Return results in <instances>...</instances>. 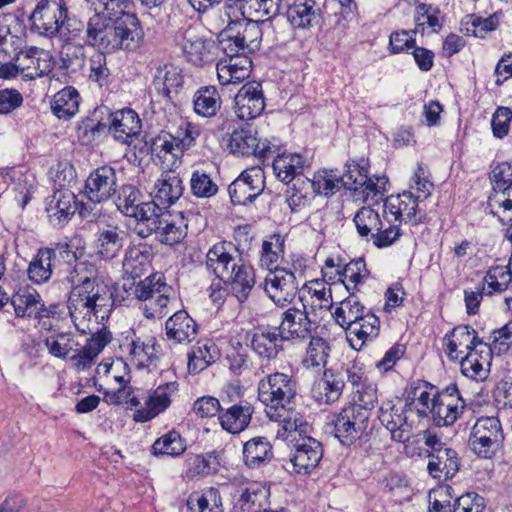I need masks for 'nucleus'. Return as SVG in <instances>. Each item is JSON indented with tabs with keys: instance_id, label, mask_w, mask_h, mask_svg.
<instances>
[{
	"instance_id": "f257e3e1",
	"label": "nucleus",
	"mask_w": 512,
	"mask_h": 512,
	"mask_svg": "<svg viewBox=\"0 0 512 512\" xmlns=\"http://www.w3.org/2000/svg\"><path fill=\"white\" fill-rule=\"evenodd\" d=\"M51 260L58 264L68 266L65 280L70 284L67 308L71 320L78 331H90V320L99 308L106 306V288L98 281L95 265L88 261H77L76 253L65 244H57L55 248H48Z\"/></svg>"
},
{
	"instance_id": "f03ea898",
	"label": "nucleus",
	"mask_w": 512,
	"mask_h": 512,
	"mask_svg": "<svg viewBox=\"0 0 512 512\" xmlns=\"http://www.w3.org/2000/svg\"><path fill=\"white\" fill-rule=\"evenodd\" d=\"M297 395V380L283 372L269 373L258 381L257 398L272 421H280Z\"/></svg>"
},
{
	"instance_id": "7ed1b4c3",
	"label": "nucleus",
	"mask_w": 512,
	"mask_h": 512,
	"mask_svg": "<svg viewBox=\"0 0 512 512\" xmlns=\"http://www.w3.org/2000/svg\"><path fill=\"white\" fill-rule=\"evenodd\" d=\"M95 14L86 29V43L113 52L114 18L128 7V0H86Z\"/></svg>"
},
{
	"instance_id": "20e7f679",
	"label": "nucleus",
	"mask_w": 512,
	"mask_h": 512,
	"mask_svg": "<svg viewBox=\"0 0 512 512\" xmlns=\"http://www.w3.org/2000/svg\"><path fill=\"white\" fill-rule=\"evenodd\" d=\"M362 376V368L354 364L325 369L322 377L313 385V398L319 404L335 403L341 397L346 382L352 386H359Z\"/></svg>"
},
{
	"instance_id": "39448f33",
	"label": "nucleus",
	"mask_w": 512,
	"mask_h": 512,
	"mask_svg": "<svg viewBox=\"0 0 512 512\" xmlns=\"http://www.w3.org/2000/svg\"><path fill=\"white\" fill-rule=\"evenodd\" d=\"M504 434L500 420L494 416L477 419L469 438L472 451L479 457L490 459L501 448Z\"/></svg>"
},
{
	"instance_id": "423d86ee",
	"label": "nucleus",
	"mask_w": 512,
	"mask_h": 512,
	"mask_svg": "<svg viewBox=\"0 0 512 512\" xmlns=\"http://www.w3.org/2000/svg\"><path fill=\"white\" fill-rule=\"evenodd\" d=\"M370 415L355 406H346L337 413L332 424L334 436L344 446H350L368 435Z\"/></svg>"
},
{
	"instance_id": "0eeeda50",
	"label": "nucleus",
	"mask_w": 512,
	"mask_h": 512,
	"mask_svg": "<svg viewBox=\"0 0 512 512\" xmlns=\"http://www.w3.org/2000/svg\"><path fill=\"white\" fill-rule=\"evenodd\" d=\"M466 403L456 384H450L434 393L430 417L434 425L445 427L454 424L463 414Z\"/></svg>"
},
{
	"instance_id": "6e6552de",
	"label": "nucleus",
	"mask_w": 512,
	"mask_h": 512,
	"mask_svg": "<svg viewBox=\"0 0 512 512\" xmlns=\"http://www.w3.org/2000/svg\"><path fill=\"white\" fill-rule=\"evenodd\" d=\"M67 14L68 9L64 0H41L30 16L31 30L53 38L60 32Z\"/></svg>"
},
{
	"instance_id": "1a4fd4ad",
	"label": "nucleus",
	"mask_w": 512,
	"mask_h": 512,
	"mask_svg": "<svg viewBox=\"0 0 512 512\" xmlns=\"http://www.w3.org/2000/svg\"><path fill=\"white\" fill-rule=\"evenodd\" d=\"M299 288L294 272L275 266L264 279V290L268 297L279 307L291 303Z\"/></svg>"
},
{
	"instance_id": "9d476101",
	"label": "nucleus",
	"mask_w": 512,
	"mask_h": 512,
	"mask_svg": "<svg viewBox=\"0 0 512 512\" xmlns=\"http://www.w3.org/2000/svg\"><path fill=\"white\" fill-rule=\"evenodd\" d=\"M144 31L140 20L134 13H119L114 18L113 51H135L142 45Z\"/></svg>"
},
{
	"instance_id": "9b49d317",
	"label": "nucleus",
	"mask_w": 512,
	"mask_h": 512,
	"mask_svg": "<svg viewBox=\"0 0 512 512\" xmlns=\"http://www.w3.org/2000/svg\"><path fill=\"white\" fill-rule=\"evenodd\" d=\"M408 407L400 401H384L378 410L380 423L390 432L392 441L406 443L410 440L412 425L408 423L406 411Z\"/></svg>"
},
{
	"instance_id": "f8f14e48",
	"label": "nucleus",
	"mask_w": 512,
	"mask_h": 512,
	"mask_svg": "<svg viewBox=\"0 0 512 512\" xmlns=\"http://www.w3.org/2000/svg\"><path fill=\"white\" fill-rule=\"evenodd\" d=\"M355 167L358 168L352 169L350 173L357 172L358 178L350 181V175L348 180H346L348 190L353 192L354 197L357 200L367 202L368 200H374L378 196H383L387 191L388 178L385 175L370 177L368 161H362L360 165L358 164Z\"/></svg>"
},
{
	"instance_id": "ddd939ff",
	"label": "nucleus",
	"mask_w": 512,
	"mask_h": 512,
	"mask_svg": "<svg viewBox=\"0 0 512 512\" xmlns=\"http://www.w3.org/2000/svg\"><path fill=\"white\" fill-rule=\"evenodd\" d=\"M264 173L253 167L243 171L228 187L231 202L234 205L252 203L264 190Z\"/></svg>"
},
{
	"instance_id": "4468645a",
	"label": "nucleus",
	"mask_w": 512,
	"mask_h": 512,
	"mask_svg": "<svg viewBox=\"0 0 512 512\" xmlns=\"http://www.w3.org/2000/svg\"><path fill=\"white\" fill-rule=\"evenodd\" d=\"M117 173L110 165L93 170L85 181V195L93 203L107 201L117 192Z\"/></svg>"
},
{
	"instance_id": "2eb2a0df",
	"label": "nucleus",
	"mask_w": 512,
	"mask_h": 512,
	"mask_svg": "<svg viewBox=\"0 0 512 512\" xmlns=\"http://www.w3.org/2000/svg\"><path fill=\"white\" fill-rule=\"evenodd\" d=\"M246 338L252 351L262 360L271 361L283 351L284 336L277 327H257L247 332Z\"/></svg>"
},
{
	"instance_id": "dca6fc26",
	"label": "nucleus",
	"mask_w": 512,
	"mask_h": 512,
	"mask_svg": "<svg viewBox=\"0 0 512 512\" xmlns=\"http://www.w3.org/2000/svg\"><path fill=\"white\" fill-rule=\"evenodd\" d=\"M420 195L414 196L411 192L405 191L398 195H391L384 200L383 209L385 213L392 216L400 224L405 219L412 225H418L425 221L426 214L418 208Z\"/></svg>"
},
{
	"instance_id": "f3484780",
	"label": "nucleus",
	"mask_w": 512,
	"mask_h": 512,
	"mask_svg": "<svg viewBox=\"0 0 512 512\" xmlns=\"http://www.w3.org/2000/svg\"><path fill=\"white\" fill-rule=\"evenodd\" d=\"M444 351L449 360L458 361L468 351L478 349L481 344H487L477 335V332L468 325L455 327L449 334L444 336Z\"/></svg>"
},
{
	"instance_id": "a211bd4d",
	"label": "nucleus",
	"mask_w": 512,
	"mask_h": 512,
	"mask_svg": "<svg viewBox=\"0 0 512 512\" xmlns=\"http://www.w3.org/2000/svg\"><path fill=\"white\" fill-rule=\"evenodd\" d=\"M323 457L322 444L313 437L307 436L298 440L290 453V463L298 474H309Z\"/></svg>"
},
{
	"instance_id": "6ab92c4d",
	"label": "nucleus",
	"mask_w": 512,
	"mask_h": 512,
	"mask_svg": "<svg viewBox=\"0 0 512 512\" xmlns=\"http://www.w3.org/2000/svg\"><path fill=\"white\" fill-rule=\"evenodd\" d=\"M235 113L241 120H251L261 115L265 100L261 83L251 81L244 84L235 96Z\"/></svg>"
},
{
	"instance_id": "aec40b11",
	"label": "nucleus",
	"mask_w": 512,
	"mask_h": 512,
	"mask_svg": "<svg viewBox=\"0 0 512 512\" xmlns=\"http://www.w3.org/2000/svg\"><path fill=\"white\" fill-rule=\"evenodd\" d=\"M491 181L493 191L488 197V208L512 207V165L507 162L496 165L492 170Z\"/></svg>"
},
{
	"instance_id": "412c9836",
	"label": "nucleus",
	"mask_w": 512,
	"mask_h": 512,
	"mask_svg": "<svg viewBox=\"0 0 512 512\" xmlns=\"http://www.w3.org/2000/svg\"><path fill=\"white\" fill-rule=\"evenodd\" d=\"M17 61L20 63V73L25 80L43 77L53 69L50 53L35 46L21 50L17 55Z\"/></svg>"
},
{
	"instance_id": "4be33fe9",
	"label": "nucleus",
	"mask_w": 512,
	"mask_h": 512,
	"mask_svg": "<svg viewBox=\"0 0 512 512\" xmlns=\"http://www.w3.org/2000/svg\"><path fill=\"white\" fill-rule=\"evenodd\" d=\"M310 320L306 305L302 303V308L290 307L282 313L281 323L278 330L285 341L292 339H306L310 337L314 327Z\"/></svg>"
},
{
	"instance_id": "5701e85b",
	"label": "nucleus",
	"mask_w": 512,
	"mask_h": 512,
	"mask_svg": "<svg viewBox=\"0 0 512 512\" xmlns=\"http://www.w3.org/2000/svg\"><path fill=\"white\" fill-rule=\"evenodd\" d=\"M150 228L145 230V238L155 234L156 239L165 245L180 243L186 236V225L176 219L169 211L160 212L157 220L149 222Z\"/></svg>"
},
{
	"instance_id": "b1692460",
	"label": "nucleus",
	"mask_w": 512,
	"mask_h": 512,
	"mask_svg": "<svg viewBox=\"0 0 512 512\" xmlns=\"http://www.w3.org/2000/svg\"><path fill=\"white\" fill-rule=\"evenodd\" d=\"M177 390L178 384L176 382H167L159 385L150 394H143L145 408L137 409L134 412V420L136 422H147L165 411L171 403V396Z\"/></svg>"
},
{
	"instance_id": "393cba45",
	"label": "nucleus",
	"mask_w": 512,
	"mask_h": 512,
	"mask_svg": "<svg viewBox=\"0 0 512 512\" xmlns=\"http://www.w3.org/2000/svg\"><path fill=\"white\" fill-rule=\"evenodd\" d=\"M229 147L233 154L240 156H259L263 160L269 158V154L274 153L270 143H263L260 147V142L256 137V131L251 127H242L236 129L230 135Z\"/></svg>"
},
{
	"instance_id": "a878e982",
	"label": "nucleus",
	"mask_w": 512,
	"mask_h": 512,
	"mask_svg": "<svg viewBox=\"0 0 512 512\" xmlns=\"http://www.w3.org/2000/svg\"><path fill=\"white\" fill-rule=\"evenodd\" d=\"M109 114V132L114 138L124 144H130L131 140L141 132V120L138 114L126 108Z\"/></svg>"
},
{
	"instance_id": "bb28decb",
	"label": "nucleus",
	"mask_w": 512,
	"mask_h": 512,
	"mask_svg": "<svg viewBox=\"0 0 512 512\" xmlns=\"http://www.w3.org/2000/svg\"><path fill=\"white\" fill-rule=\"evenodd\" d=\"M97 320L98 312L93 315L90 320L89 327L91 330L88 331V333L92 334L91 337L87 339L86 344L78 350V353L71 357L77 364L83 366L90 365L112 339L111 332L106 327H102L101 329H97L96 332H93V326L98 325ZM79 332L81 333V331ZM82 334L84 333L82 332ZM85 334H87V332Z\"/></svg>"
},
{
	"instance_id": "cd10ccee",
	"label": "nucleus",
	"mask_w": 512,
	"mask_h": 512,
	"mask_svg": "<svg viewBox=\"0 0 512 512\" xmlns=\"http://www.w3.org/2000/svg\"><path fill=\"white\" fill-rule=\"evenodd\" d=\"M231 271L223 282L231 286L233 295L241 303L245 302L253 287L255 286V270L254 268L245 263L241 257H238V262L232 263Z\"/></svg>"
},
{
	"instance_id": "c85d7f7f",
	"label": "nucleus",
	"mask_w": 512,
	"mask_h": 512,
	"mask_svg": "<svg viewBox=\"0 0 512 512\" xmlns=\"http://www.w3.org/2000/svg\"><path fill=\"white\" fill-rule=\"evenodd\" d=\"M233 252L238 253V249L233 243L227 241L218 242L209 249L206 255V264L219 280L223 281L228 274L233 273L231 271L232 263L238 262V257H240L239 255L235 257Z\"/></svg>"
},
{
	"instance_id": "c756f323",
	"label": "nucleus",
	"mask_w": 512,
	"mask_h": 512,
	"mask_svg": "<svg viewBox=\"0 0 512 512\" xmlns=\"http://www.w3.org/2000/svg\"><path fill=\"white\" fill-rule=\"evenodd\" d=\"M254 407L247 400H240L227 408H222L219 414L221 427L231 433L239 434L246 430L251 423Z\"/></svg>"
},
{
	"instance_id": "7c9ffc66",
	"label": "nucleus",
	"mask_w": 512,
	"mask_h": 512,
	"mask_svg": "<svg viewBox=\"0 0 512 512\" xmlns=\"http://www.w3.org/2000/svg\"><path fill=\"white\" fill-rule=\"evenodd\" d=\"M287 19L294 28L310 29L321 22V8L315 0H293L288 5Z\"/></svg>"
},
{
	"instance_id": "2f4dec72",
	"label": "nucleus",
	"mask_w": 512,
	"mask_h": 512,
	"mask_svg": "<svg viewBox=\"0 0 512 512\" xmlns=\"http://www.w3.org/2000/svg\"><path fill=\"white\" fill-rule=\"evenodd\" d=\"M184 192L181 177L173 171L163 172L155 182L153 199L163 208L173 205Z\"/></svg>"
},
{
	"instance_id": "473e14b6",
	"label": "nucleus",
	"mask_w": 512,
	"mask_h": 512,
	"mask_svg": "<svg viewBox=\"0 0 512 512\" xmlns=\"http://www.w3.org/2000/svg\"><path fill=\"white\" fill-rule=\"evenodd\" d=\"M271 147L275 152L269 154V157H273V171L279 180L288 184L296 176L302 174L305 160L300 154L280 153L278 146L272 145Z\"/></svg>"
},
{
	"instance_id": "72a5a7b5",
	"label": "nucleus",
	"mask_w": 512,
	"mask_h": 512,
	"mask_svg": "<svg viewBox=\"0 0 512 512\" xmlns=\"http://www.w3.org/2000/svg\"><path fill=\"white\" fill-rule=\"evenodd\" d=\"M238 493L235 508L241 512H259L269 507L270 490L261 483H250Z\"/></svg>"
},
{
	"instance_id": "f704fd0d",
	"label": "nucleus",
	"mask_w": 512,
	"mask_h": 512,
	"mask_svg": "<svg viewBox=\"0 0 512 512\" xmlns=\"http://www.w3.org/2000/svg\"><path fill=\"white\" fill-rule=\"evenodd\" d=\"M427 471L434 479L448 480L455 476L460 468L458 453L452 449H444L437 454L427 455Z\"/></svg>"
},
{
	"instance_id": "c9c22d12",
	"label": "nucleus",
	"mask_w": 512,
	"mask_h": 512,
	"mask_svg": "<svg viewBox=\"0 0 512 512\" xmlns=\"http://www.w3.org/2000/svg\"><path fill=\"white\" fill-rule=\"evenodd\" d=\"M492 352L487 344L474 350L468 351L467 354L460 359L461 372L467 378L476 381L485 380L488 376V366L490 364Z\"/></svg>"
},
{
	"instance_id": "e433bc0d",
	"label": "nucleus",
	"mask_w": 512,
	"mask_h": 512,
	"mask_svg": "<svg viewBox=\"0 0 512 512\" xmlns=\"http://www.w3.org/2000/svg\"><path fill=\"white\" fill-rule=\"evenodd\" d=\"M221 466L220 452L213 450L204 455L187 454L185 458V477L192 480L215 474Z\"/></svg>"
},
{
	"instance_id": "4c0bfd02",
	"label": "nucleus",
	"mask_w": 512,
	"mask_h": 512,
	"mask_svg": "<svg viewBox=\"0 0 512 512\" xmlns=\"http://www.w3.org/2000/svg\"><path fill=\"white\" fill-rule=\"evenodd\" d=\"M197 328L185 310L177 311L165 323L167 338L176 343L191 342L197 335Z\"/></svg>"
},
{
	"instance_id": "58836bf2",
	"label": "nucleus",
	"mask_w": 512,
	"mask_h": 512,
	"mask_svg": "<svg viewBox=\"0 0 512 512\" xmlns=\"http://www.w3.org/2000/svg\"><path fill=\"white\" fill-rule=\"evenodd\" d=\"M428 389L432 390L434 386L427 381L418 380L406 390L405 407L410 411L415 410L419 417H428L431 413L434 394L431 395Z\"/></svg>"
},
{
	"instance_id": "ea45409f",
	"label": "nucleus",
	"mask_w": 512,
	"mask_h": 512,
	"mask_svg": "<svg viewBox=\"0 0 512 512\" xmlns=\"http://www.w3.org/2000/svg\"><path fill=\"white\" fill-rule=\"evenodd\" d=\"M273 457V447L266 437H254L243 446V460L250 469L267 465Z\"/></svg>"
},
{
	"instance_id": "a19ab883",
	"label": "nucleus",
	"mask_w": 512,
	"mask_h": 512,
	"mask_svg": "<svg viewBox=\"0 0 512 512\" xmlns=\"http://www.w3.org/2000/svg\"><path fill=\"white\" fill-rule=\"evenodd\" d=\"M157 93L167 100H172V94H178L184 84V78L177 67L172 65L158 66L153 79Z\"/></svg>"
},
{
	"instance_id": "79ce46f5",
	"label": "nucleus",
	"mask_w": 512,
	"mask_h": 512,
	"mask_svg": "<svg viewBox=\"0 0 512 512\" xmlns=\"http://www.w3.org/2000/svg\"><path fill=\"white\" fill-rule=\"evenodd\" d=\"M129 354L138 368H145L159 358L161 346L153 336L136 337L129 344Z\"/></svg>"
},
{
	"instance_id": "37998d69",
	"label": "nucleus",
	"mask_w": 512,
	"mask_h": 512,
	"mask_svg": "<svg viewBox=\"0 0 512 512\" xmlns=\"http://www.w3.org/2000/svg\"><path fill=\"white\" fill-rule=\"evenodd\" d=\"M380 320L371 312H367L359 322L352 325L348 340L354 349H361L367 341H372L379 335Z\"/></svg>"
},
{
	"instance_id": "c03bdc74",
	"label": "nucleus",
	"mask_w": 512,
	"mask_h": 512,
	"mask_svg": "<svg viewBox=\"0 0 512 512\" xmlns=\"http://www.w3.org/2000/svg\"><path fill=\"white\" fill-rule=\"evenodd\" d=\"M125 231L116 226H107L99 232L96 247L97 253L103 259H112L121 251L124 245Z\"/></svg>"
},
{
	"instance_id": "a18cd8bd",
	"label": "nucleus",
	"mask_w": 512,
	"mask_h": 512,
	"mask_svg": "<svg viewBox=\"0 0 512 512\" xmlns=\"http://www.w3.org/2000/svg\"><path fill=\"white\" fill-rule=\"evenodd\" d=\"M187 512H223L222 497L218 489L208 488L193 492L187 501Z\"/></svg>"
},
{
	"instance_id": "49530a36",
	"label": "nucleus",
	"mask_w": 512,
	"mask_h": 512,
	"mask_svg": "<svg viewBox=\"0 0 512 512\" xmlns=\"http://www.w3.org/2000/svg\"><path fill=\"white\" fill-rule=\"evenodd\" d=\"M218 47L214 42L201 38L185 37L183 51L189 62L196 66H203L214 61L213 50Z\"/></svg>"
},
{
	"instance_id": "de8ad7c7",
	"label": "nucleus",
	"mask_w": 512,
	"mask_h": 512,
	"mask_svg": "<svg viewBox=\"0 0 512 512\" xmlns=\"http://www.w3.org/2000/svg\"><path fill=\"white\" fill-rule=\"evenodd\" d=\"M365 307L359 299L350 294L341 301L340 306L335 310V319L337 323L348 333L352 325L359 322L365 316Z\"/></svg>"
},
{
	"instance_id": "09e8293b",
	"label": "nucleus",
	"mask_w": 512,
	"mask_h": 512,
	"mask_svg": "<svg viewBox=\"0 0 512 512\" xmlns=\"http://www.w3.org/2000/svg\"><path fill=\"white\" fill-rule=\"evenodd\" d=\"M79 100L80 95L75 88L65 87L54 95L51 104L52 111L59 119L68 120L78 111Z\"/></svg>"
},
{
	"instance_id": "8fccbe9b",
	"label": "nucleus",
	"mask_w": 512,
	"mask_h": 512,
	"mask_svg": "<svg viewBox=\"0 0 512 512\" xmlns=\"http://www.w3.org/2000/svg\"><path fill=\"white\" fill-rule=\"evenodd\" d=\"M400 221H395L392 216L385 213V209H382V213L379 217V224H377V231L373 234V244L377 248H385L395 243L402 235L400 229Z\"/></svg>"
},
{
	"instance_id": "3c124183",
	"label": "nucleus",
	"mask_w": 512,
	"mask_h": 512,
	"mask_svg": "<svg viewBox=\"0 0 512 512\" xmlns=\"http://www.w3.org/2000/svg\"><path fill=\"white\" fill-rule=\"evenodd\" d=\"M50 253L48 247L40 248L29 263L27 275L33 283L43 284L51 278L55 263L52 262Z\"/></svg>"
},
{
	"instance_id": "603ef678",
	"label": "nucleus",
	"mask_w": 512,
	"mask_h": 512,
	"mask_svg": "<svg viewBox=\"0 0 512 512\" xmlns=\"http://www.w3.org/2000/svg\"><path fill=\"white\" fill-rule=\"evenodd\" d=\"M194 111L203 117L215 116L221 107L220 94L215 86L200 87L193 98Z\"/></svg>"
},
{
	"instance_id": "864d4df0",
	"label": "nucleus",
	"mask_w": 512,
	"mask_h": 512,
	"mask_svg": "<svg viewBox=\"0 0 512 512\" xmlns=\"http://www.w3.org/2000/svg\"><path fill=\"white\" fill-rule=\"evenodd\" d=\"M76 196L70 190L56 191L49 203L47 211L50 217H56L59 222L67 221L77 210Z\"/></svg>"
},
{
	"instance_id": "5fc2aeb1",
	"label": "nucleus",
	"mask_w": 512,
	"mask_h": 512,
	"mask_svg": "<svg viewBox=\"0 0 512 512\" xmlns=\"http://www.w3.org/2000/svg\"><path fill=\"white\" fill-rule=\"evenodd\" d=\"M512 281V272L508 266H492L482 279L481 286L486 295L500 294L507 290Z\"/></svg>"
},
{
	"instance_id": "6e6d98bb",
	"label": "nucleus",
	"mask_w": 512,
	"mask_h": 512,
	"mask_svg": "<svg viewBox=\"0 0 512 512\" xmlns=\"http://www.w3.org/2000/svg\"><path fill=\"white\" fill-rule=\"evenodd\" d=\"M185 450V440L176 430H171L168 433L157 438L151 447V453L157 457H176L183 454Z\"/></svg>"
},
{
	"instance_id": "4d7b16f0",
	"label": "nucleus",
	"mask_w": 512,
	"mask_h": 512,
	"mask_svg": "<svg viewBox=\"0 0 512 512\" xmlns=\"http://www.w3.org/2000/svg\"><path fill=\"white\" fill-rule=\"evenodd\" d=\"M306 348L303 365L306 367H325L330 356L331 347L327 340L320 336H311Z\"/></svg>"
},
{
	"instance_id": "13d9d810",
	"label": "nucleus",
	"mask_w": 512,
	"mask_h": 512,
	"mask_svg": "<svg viewBox=\"0 0 512 512\" xmlns=\"http://www.w3.org/2000/svg\"><path fill=\"white\" fill-rule=\"evenodd\" d=\"M190 189L198 198H211L218 192V185L212 178V172L203 167L193 170L190 178Z\"/></svg>"
},
{
	"instance_id": "bf43d9fd",
	"label": "nucleus",
	"mask_w": 512,
	"mask_h": 512,
	"mask_svg": "<svg viewBox=\"0 0 512 512\" xmlns=\"http://www.w3.org/2000/svg\"><path fill=\"white\" fill-rule=\"evenodd\" d=\"M40 294L36 291H19L11 297L15 315L19 318H34L40 309Z\"/></svg>"
},
{
	"instance_id": "052dcab7",
	"label": "nucleus",
	"mask_w": 512,
	"mask_h": 512,
	"mask_svg": "<svg viewBox=\"0 0 512 512\" xmlns=\"http://www.w3.org/2000/svg\"><path fill=\"white\" fill-rule=\"evenodd\" d=\"M49 353L56 358L65 359L71 352L78 353L80 344L71 333L60 332L49 336L44 341Z\"/></svg>"
},
{
	"instance_id": "680f3d73",
	"label": "nucleus",
	"mask_w": 512,
	"mask_h": 512,
	"mask_svg": "<svg viewBox=\"0 0 512 512\" xmlns=\"http://www.w3.org/2000/svg\"><path fill=\"white\" fill-rule=\"evenodd\" d=\"M237 33L241 34L244 52L247 50L253 52L260 47L262 40L261 23L259 21L242 18L237 19Z\"/></svg>"
},
{
	"instance_id": "e2e57ef3",
	"label": "nucleus",
	"mask_w": 512,
	"mask_h": 512,
	"mask_svg": "<svg viewBox=\"0 0 512 512\" xmlns=\"http://www.w3.org/2000/svg\"><path fill=\"white\" fill-rule=\"evenodd\" d=\"M337 274L339 275L338 280L350 291V284H353V289H356L357 285L369 276V271L364 258L360 257L351 260L342 270H337Z\"/></svg>"
},
{
	"instance_id": "0e129e2a",
	"label": "nucleus",
	"mask_w": 512,
	"mask_h": 512,
	"mask_svg": "<svg viewBox=\"0 0 512 512\" xmlns=\"http://www.w3.org/2000/svg\"><path fill=\"white\" fill-rule=\"evenodd\" d=\"M165 208L155 203V200L149 202H142L138 205L135 214H131L130 217H134L137 220L135 226V232L141 237L145 238V230L150 228L149 222L157 220L160 212H163Z\"/></svg>"
},
{
	"instance_id": "69168bd1",
	"label": "nucleus",
	"mask_w": 512,
	"mask_h": 512,
	"mask_svg": "<svg viewBox=\"0 0 512 512\" xmlns=\"http://www.w3.org/2000/svg\"><path fill=\"white\" fill-rule=\"evenodd\" d=\"M343 182L342 176L333 170H323L315 173L311 186L317 194L329 197L343 187Z\"/></svg>"
},
{
	"instance_id": "338daca9",
	"label": "nucleus",
	"mask_w": 512,
	"mask_h": 512,
	"mask_svg": "<svg viewBox=\"0 0 512 512\" xmlns=\"http://www.w3.org/2000/svg\"><path fill=\"white\" fill-rule=\"evenodd\" d=\"M379 217L380 213L370 207L360 208L353 219L359 236L373 242V234L377 231Z\"/></svg>"
},
{
	"instance_id": "774afa93",
	"label": "nucleus",
	"mask_w": 512,
	"mask_h": 512,
	"mask_svg": "<svg viewBox=\"0 0 512 512\" xmlns=\"http://www.w3.org/2000/svg\"><path fill=\"white\" fill-rule=\"evenodd\" d=\"M236 20H230L228 25L219 33V48L225 55H235L244 52L241 34L237 33Z\"/></svg>"
}]
</instances>
